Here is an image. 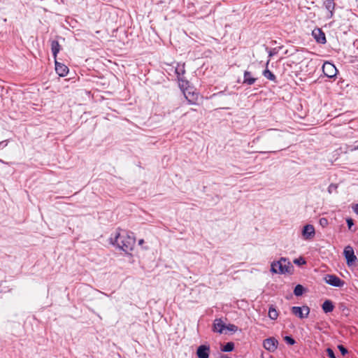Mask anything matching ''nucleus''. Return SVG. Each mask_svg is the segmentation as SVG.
Segmentation results:
<instances>
[{"mask_svg": "<svg viewBox=\"0 0 358 358\" xmlns=\"http://www.w3.org/2000/svg\"><path fill=\"white\" fill-rule=\"evenodd\" d=\"M353 210L354 212L358 215V203L357 204H355L353 207Z\"/></svg>", "mask_w": 358, "mask_h": 358, "instance_id": "2f4dec72", "label": "nucleus"}, {"mask_svg": "<svg viewBox=\"0 0 358 358\" xmlns=\"http://www.w3.org/2000/svg\"><path fill=\"white\" fill-rule=\"evenodd\" d=\"M315 235V231L313 225L306 224L302 229V236L304 240H312Z\"/></svg>", "mask_w": 358, "mask_h": 358, "instance_id": "0eeeda50", "label": "nucleus"}, {"mask_svg": "<svg viewBox=\"0 0 358 358\" xmlns=\"http://www.w3.org/2000/svg\"><path fill=\"white\" fill-rule=\"evenodd\" d=\"M346 222H347L348 229H351L352 227L354 225L353 220L351 218H348V219H347Z\"/></svg>", "mask_w": 358, "mask_h": 358, "instance_id": "cd10ccee", "label": "nucleus"}, {"mask_svg": "<svg viewBox=\"0 0 358 358\" xmlns=\"http://www.w3.org/2000/svg\"><path fill=\"white\" fill-rule=\"evenodd\" d=\"M312 35L318 43L324 44L327 42L325 34L320 29H315Z\"/></svg>", "mask_w": 358, "mask_h": 358, "instance_id": "9b49d317", "label": "nucleus"}, {"mask_svg": "<svg viewBox=\"0 0 358 358\" xmlns=\"http://www.w3.org/2000/svg\"><path fill=\"white\" fill-rule=\"evenodd\" d=\"M256 80L257 78L253 76L252 72L248 71H245L244 72L243 84L252 85L256 82Z\"/></svg>", "mask_w": 358, "mask_h": 358, "instance_id": "ddd939ff", "label": "nucleus"}, {"mask_svg": "<svg viewBox=\"0 0 358 358\" xmlns=\"http://www.w3.org/2000/svg\"><path fill=\"white\" fill-rule=\"evenodd\" d=\"M357 245H358V241H357Z\"/></svg>", "mask_w": 358, "mask_h": 358, "instance_id": "c9c22d12", "label": "nucleus"}, {"mask_svg": "<svg viewBox=\"0 0 358 358\" xmlns=\"http://www.w3.org/2000/svg\"><path fill=\"white\" fill-rule=\"evenodd\" d=\"M320 224L323 227H325L328 225V220L327 218H324V217H322V218H320Z\"/></svg>", "mask_w": 358, "mask_h": 358, "instance_id": "393cba45", "label": "nucleus"}, {"mask_svg": "<svg viewBox=\"0 0 358 358\" xmlns=\"http://www.w3.org/2000/svg\"><path fill=\"white\" fill-rule=\"evenodd\" d=\"M55 71L57 73L62 77L66 76L69 72V68L58 62H55Z\"/></svg>", "mask_w": 358, "mask_h": 358, "instance_id": "f8f14e48", "label": "nucleus"}, {"mask_svg": "<svg viewBox=\"0 0 358 358\" xmlns=\"http://www.w3.org/2000/svg\"><path fill=\"white\" fill-rule=\"evenodd\" d=\"M225 324L223 323L221 319H216L214 322L213 324V331H217L218 333L222 334L224 329L225 328Z\"/></svg>", "mask_w": 358, "mask_h": 358, "instance_id": "4468645a", "label": "nucleus"}, {"mask_svg": "<svg viewBox=\"0 0 358 358\" xmlns=\"http://www.w3.org/2000/svg\"><path fill=\"white\" fill-rule=\"evenodd\" d=\"M338 185L336 184L331 183L328 187V192L332 194L333 192H337Z\"/></svg>", "mask_w": 358, "mask_h": 358, "instance_id": "4be33fe9", "label": "nucleus"}, {"mask_svg": "<svg viewBox=\"0 0 358 358\" xmlns=\"http://www.w3.org/2000/svg\"><path fill=\"white\" fill-rule=\"evenodd\" d=\"M357 150H358V145L357 146L350 145L348 147V151H350V152H353Z\"/></svg>", "mask_w": 358, "mask_h": 358, "instance_id": "c756f323", "label": "nucleus"}, {"mask_svg": "<svg viewBox=\"0 0 358 358\" xmlns=\"http://www.w3.org/2000/svg\"><path fill=\"white\" fill-rule=\"evenodd\" d=\"M227 328L231 331H236L238 329V327L234 324H229Z\"/></svg>", "mask_w": 358, "mask_h": 358, "instance_id": "c85d7f7f", "label": "nucleus"}, {"mask_svg": "<svg viewBox=\"0 0 358 358\" xmlns=\"http://www.w3.org/2000/svg\"><path fill=\"white\" fill-rule=\"evenodd\" d=\"M322 310L325 313H330V312H332L334 308V306L332 303L331 301L330 300H326L322 305Z\"/></svg>", "mask_w": 358, "mask_h": 358, "instance_id": "2eb2a0df", "label": "nucleus"}, {"mask_svg": "<svg viewBox=\"0 0 358 358\" xmlns=\"http://www.w3.org/2000/svg\"><path fill=\"white\" fill-rule=\"evenodd\" d=\"M51 50L55 58L60 50V45L58 41H52L51 42Z\"/></svg>", "mask_w": 358, "mask_h": 358, "instance_id": "dca6fc26", "label": "nucleus"}, {"mask_svg": "<svg viewBox=\"0 0 358 358\" xmlns=\"http://www.w3.org/2000/svg\"><path fill=\"white\" fill-rule=\"evenodd\" d=\"M7 145V141H3L1 142H0V148H4Z\"/></svg>", "mask_w": 358, "mask_h": 358, "instance_id": "7c9ffc66", "label": "nucleus"}, {"mask_svg": "<svg viewBox=\"0 0 358 358\" xmlns=\"http://www.w3.org/2000/svg\"><path fill=\"white\" fill-rule=\"evenodd\" d=\"M185 66H184V64L183 65H178V66L176 68V74L178 75V80L179 81H182L183 80L182 79H180L179 78L180 76L181 75H183L185 73Z\"/></svg>", "mask_w": 358, "mask_h": 358, "instance_id": "412c9836", "label": "nucleus"}, {"mask_svg": "<svg viewBox=\"0 0 358 358\" xmlns=\"http://www.w3.org/2000/svg\"><path fill=\"white\" fill-rule=\"evenodd\" d=\"M223 92H220L217 94H222Z\"/></svg>", "mask_w": 358, "mask_h": 358, "instance_id": "f704fd0d", "label": "nucleus"}, {"mask_svg": "<svg viewBox=\"0 0 358 358\" xmlns=\"http://www.w3.org/2000/svg\"><path fill=\"white\" fill-rule=\"evenodd\" d=\"M278 341L274 338H268L264 341V348L270 351V352H274L278 347Z\"/></svg>", "mask_w": 358, "mask_h": 358, "instance_id": "6e6552de", "label": "nucleus"}, {"mask_svg": "<svg viewBox=\"0 0 358 358\" xmlns=\"http://www.w3.org/2000/svg\"><path fill=\"white\" fill-rule=\"evenodd\" d=\"M263 76L271 81H275L276 80L275 76L268 69H265L263 71Z\"/></svg>", "mask_w": 358, "mask_h": 358, "instance_id": "a211bd4d", "label": "nucleus"}, {"mask_svg": "<svg viewBox=\"0 0 358 358\" xmlns=\"http://www.w3.org/2000/svg\"><path fill=\"white\" fill-rule=\"evenodd\" d=\"M304 287L301 285H297L294 289V294L296 296H301L303 294Z\"/></svg>", "mask_w": 358, "mask_h": 358, "instance_id": "aec40b11", "label": "nucleus"}, {"mask_svg": "<svg viewBox=\"0 0 358 358\" xmlns=\"http://www.w3.org/2000/svg\"><path fill=\"white\" fill-rule=\"evenodd\" d=\"M294 263L297 265H303L306 264V261L303 257H299L294 260Z\"/></svg>", "mask_w": 358, "mask_h": 358, "instance_id": "5701e85b", "label": "nucleus"}, {"mask_svg": "<svg viewBox=\"0 0 358 358\" xmlns=\"http://www.w3.org/2000/svg\"><path fill=\"white\" fill-rule=\"evenodd\" d=\"M293 266L285 257H281L277 262H273L271 265V271L273 273L285 274L291 273Z\"/></svg>", "mask_w": 358, "mask_h": 358, "instance_id": "f03ea898", "label": "nucleus"}, {"mask_svg": "<svg viewBox=\"0 0 358 358\" xmlns=\"http://www.w3.org/2000/svg\"><path fill=\"white\" fill-rule=\"evenodd\" d=\"M322 71L327 77L334 78L336 76L338 71L333 64L326 62L322 66Z\"/></svg>", "mask_w": 358, "mask_h": 358, "instance_id": "20e7f679", "label": "nucleus"}, {"mask_svg": "<svg viewBox=\"0 0 358 358\" xmlns=\"http://www.w3.org/2000/svg\"><path fill=\"white\" fill-rule=\"evenodd\" d=\"M292 313L301 319L306 318L310 313V308L307 306L303 307L293 306L292 307Z\"/></svg>", "mask_w": 358, "mask_h": 358, "instance_id": "7ed1b4c3", "label": "nucleus"}, {"mask_svg": "<svg viewBox=\"0 0 358 358\" xmlns=\"http://www.w3.org/2000/svg\"><path fill=\"white\" fill-rule=\"evenodd\" d=\"M285 341H286V343L287 344H289V345H294L296 342H295V340L292 338L291 336H286L285 337Z\"/></svg>", "mask_w": 358, "mask_h": 358, "instance_id": "b1692460", "label": "nucleus"}, {"mask_svg": "<svg viewBox=\"0 0 358 358\" xmlns=\"http://www.w3.org/2000/svg\"><path fill=\"white\" fill-rule=\"evenodd\" d=\"M234 349V343L233 342H228L224 346L222 347L221 350L222 352H231Z\"/></svg>", "mask_w": 358, "mask_h": 358, "instance_id": "f3484780", "label": "nucleus"}, {"mask_svg": "<svg viewBox=\"0 0 358 358\" xmlns=\"http://www.w3.org/2000/svg\"><path fill=\"white\" fill-rule=\"evenodd\" d=\"M278 313L273 306H271L268 309V317L271 320H276L278 318Z\"/></svg>", "mask_w": 358, "mask_h": 358, "instance_id": "6ab92c4d", "label": "nucleus"}, {"mask_svg": "<svg viewBox=\"0 0 358 358\" xmlns=\"http://www.w3.org/2000/svg\"><path fill=\"white\" fill-rule=\"evenodd\" d=\"M270 358H272V357H270Z\"/></svg>", "mask_w": 358, "mask_h": 358, "instance_id": "e433bc0d", "label": "nucleus"}, {"mask_svg": "<svg viewBox=\"0 0 358 358\" xmlns=\"http://www.w3.org/2000/svg\"><path fill=\"white\" fill-rule=\"evenodd\" d=\"M143 243H144L143 239H141V240H139V241H138V244H139V245H142Z\"/></svg>", "mask_w": 358, "mask_h": 358, "instance_id": "72a5a7b5", "label": "nucleus"}, {"mask_svg": "<svg viewBox=\"0 0 358 358\" xmlns=\"http://www.w3.org/2000/svg\"><path fill=\"white\" fill-rule=\"evenodd\" d=\"M338 348L343 355H345L348 353V350L343 345H340L338 346Z\"/></svg>", "mask_w": 358, "mask_h": 358, "instance_id": "bb28decb", "label": "nucleus"}, {"mask_svg": "<svg viewBox=\"0 0 358 358\" xmlns=\"http://www.w3.org/2000/svg\"><path fill=\"white\" fill-rule=\"evenodd\" d=\"M275 53V52H273V50H271V51L269 52V56H270V57H271V56H273Z\"/></svg>", "mask_w": 358, "mask_h": 358, "instance_id": "473e14b6", "label": "nucleus"}, {"mask_svg": "<svg viewBox=\"0 0 358 358\" xmlns=\"http://www.w3.org/2000/svg\"><path fill=\"white\" fill-rule=\"evenodd\" d=\"M343 254L346 259L347 264L349 266L354 264L357 260V257L355 255L354 250L350 245L345 248Z\"/></svg>", "mask_w": 358, "mask_h": 358, "instance_id": "423d86ee", "label": "nucleus"}, {"mask_svg": "<svg viewBox=\"0 0 358 358\" xmlns=\"http://www.w3.org/2000/svg\"><path fill=\"white\" fill-rule=\"evenodd\" d=\"M324 280L327 284L334 287H341L344 285V281L335 275L328 274L325 276Z\"/></svg>", "mask_w": 358, "mask_h": 358, "instance_id": "39448f33", "label": "nucleus"}, {"mask_svg": "<svg viewBox=\"0 0 358 358\" xmlns=\"http://www.w3.org/2000/svg\"><path fill=\"white\" fill-rule=\"evenodd\" d=\"M210 351V347L208 345H201L197 348L196 355L198 358H208Z\"/></svg>", "mask_w": 358, "mask_h": 358, "instance_id": "9d476101", "label": "nucleus"}, {"mask_svg": "<svg viewBox=\"0 0 358 358\" xmlns=\"http://www.w3.org/2000/svg\"><path fill=\"white\" fill-rule=\"evenodd\" d=\"M136 239L133 233L122 230L117 232L114 237L110 238V243L122 251L128 253L133 250Z\"/></svg>", "mask_w": 358, "mask_h": 358, "instance_id": "f257e3e1", "label": "nucleus"}, {"mask_svg": "<svg viewBox=\"0 0 358 358\" xmlns=\"http://www.w3.org/2000/svg\"><path fill=\"white\" fill-rule=\"evenodd\" d=\"M324 6L328 11L327 17L328 19L332 18L334 14V9L336 6L334 0H324Z\"/></svg>", "mask_w": 358, "mask_h": 358, "instance_id": "1a4fd4ad", "label": "nucleus"}, {"mask_svg": "<svg viewBox=\"0 0 358 358\" xmlns=\"http://www.w3.org/2000/svg\"><path fill=\"white\" fill-rule=\"evenodd\" d=\"M327 355L329 358H336L332 349H331L329 348H327Z\"/></svg>", "mask_w": 358, "mask_h": 358, "instance_id": "a878e982", "label": "nucleus"}]
</instances>
